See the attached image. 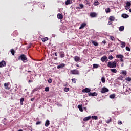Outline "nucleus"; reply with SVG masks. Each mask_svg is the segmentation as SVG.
<instances>
[{"instance_id": "1", "label": "nucleus", "mask_w": 131, "mask_h": 131, "mask_svg": "<svg viewBox=\"0 0 131 131\" xmlns=\"http://www.w3.org/2000/svg\"><path fill=\"white\" fill-rule=\"evenodd\" d=\"M18 60H21L23 63H26V61H27V57L24 54H21L18 58Z\"/></svg>"}, {"instance_id": "2", "label": "nucleus", "mask_w": 131, "mask_h": 131, "mask_svg": "<svg viewBox=\"0 0 131 131\" xmlns=\"http://www.w3.org/2000/svg\"><path fill=\"white\" fill-rule=\"evenodd\" d=\"M116 62L115 61H114L113 62L110 61L107 63V67H109V68H115L116 67Z\"/></svg>"}, {"instance_id": "3", "label": "nucleus", "mask_w": 131, "mask_h": 131, "mask_svg": "<svg viewBox=\"0 0 131 131\" xmlns=\"http://www.w3.org/2000/svg\"><path fill=\"white\" fill-rule=\"evenodd\" d=\"M70 74L74 75H79V71L76 69L71 70L70 71Z\"/></svg>"}, {"instance_id": "4", "label": "nucleus", "mask_w": 131, "mask_h": 131, "mask_svg": "<svg viewBox=\"0 0 131 131\" xmlns=\"http://www.w3.org/2000/svg\"><path fill=\"white\" fill-rule=\"evenodd\" d=\"M108 92H109V89L106 87L102 88L101 91V94H105V93H108Z\"/></svg>"}, {"instance_id": "5", "label": "nucleus", "mask_w": 131, "mask_h": 131, "mask_svg": "<svg viewBox=\"0 0 131 131\" xmlns=\"http://www.w3.org/2000/svg\"><path fill=\"white\" fill-rule=\"evenodd\" d=\"M88 96L89 97H91V96L92 97H96V96H98V93H97L96 92H94V93L89 92L88 93Z\"/></svg>"}, {"instance_id": "6", "label": "nucleus", "mask_w": 131, "mask_h": 131, "mask_svg": "<svg viewBox=\"0 0 131 131\" xmlns=\"http://www.w3.org/2000/svg\"><path fill=\"white\" fill-rule=\"evenodd\" d=\"M7 65V63L6 62V61L3 60L0 62V68H1L2 67H6Z\"/></svg>"}, {"instance_id": "7", "label": "nucleus", "mask_w": 131, "mask_h": 131, "mask_svg": "<svg viewBox=\"0 0 131 131\" xmlns=\"http://www.w3.org/2000/svg\"><path fill=\"white\" fill-rule=\"evenodd\" d=\"M100 60L101 62H105V61H108V57L105 55L101 57Z\"/></svg>"}, {"instance_id": "8", "label": "nucleus", "mask_w": 131, "mask_h": 131, "mask_svg": "<svg viewBox=\"0 0 131 131\" xmlns=\"http://www.w3.org/2000/svg\"><path fill=\"white\" fill-rule=\"evenodd\" d=\"M82 93H90L91 89L90 88H85L84 89L82 90Z\"/></svg>"}, {"instance_id": "9", "label": "nucleus", "mask_w": 131, "mask_h": 131, "mask_svg": "<svg viewBox=\"0 0 131 131\" xmlns=\"http://www.w3.org/2000/svg\"><path fill=\"white\" fill-rule=\"evenodd\" d=\"M9 84H10V83H4V88L6 90H10V87H9Z\"/></svg>"}, {"instance_id": "10", "label": "nucleus", "mask_w": 131, "mask_h": 131, "mask_svg": "<svg viewBox=\"0 0 131 131\" xmlns=\"http://www.w3.org/2000/svg\"><path fill=\"white\" fill-rule=\"evenodd\" d=\"M86 26V23H83V24L80 25V27H79V29H83L84 27Z\"/></svg>"}, {"instance_id": "11", "label": "nucleus", "mask_w": 131, "mask_h": 131, "mask_svg": "<svg viewBox=\"0 0 131 131\" xmlns=\"http://www.w3.org/2000/svg\"><path fill=\"white\" fill-rule=\"evenodd\" d=\"M90 16L92 18H95V17H97V13H96L95 12H91L90 13Z\"/></svg>"}, {"instance_id": "12", "label": "nucleus", "mask_w": 131, "mask_h": 131, "mask_svg": "<svg viewBox=\"0 0 131 131\" xmlns=\"http://www.w3.org/2000/svg\"><path fill=\"white\" fill-rule=\"evenodd\" d=\"M66 65L64 63H61L60 64H59V66H58L57 67V69H60L61 68H63V67H65Z\"/></svg>"}, {"instance_id": "13", "label": "nucleus", "mask_w": 131, "mask_h": 131, "mask_svg": "<svg viewBox=\"0 0 131 131\" xmlns=\"http://www.w3.org/2000/svg\"><path fill=\"white\" fill-rule=\"evenodd\" d=\"M74 59L75 62H79V60H80V57L77 56H75Z\"/></svg>"}, {"instance_id": "14", "label": "nucleus", "mask_w": 131, "mask_h": 131, "mask_svg": "<svg viewBox=\"0 0 131 131\" xmlns=\"http://www.w3.org/2000/svg\"><path fill=\"white\" fill-rule=\"evenodd\" d=\"M72 4V0H67L66 1V5L68 6V5H71Z\"/></svg>"}, {"instance_id": "15", "label": "nucleus", "mask_w": 131, "mask_h": 131, "mask_svg": "<svg viewBox=\"0 0 131 131\" xmlns=\"http://www.w3.org/2000/svg\"><path fill=\"white\" fill-rule=\"evenodd\" d=\"M57 18L58 19H59V20H62L63 19V15L60 13H58L57 14Z\"/></svg>"}, {"instance_id": "16", "label": "nucleus", "mask_w": 131, "mask_h": 131, "mask_svg": "<svg viewBox=\"0 0 131 131\" xmlns=\"http://www.w3.org/2000/svg\"><path fill=\"white\" fill-rule=\"evenodd\" d=\"M49 125H50V121L49 120H47L45 122V126L48 127H49Z\"/></svg>"}, {"instance_id": "17", "label": "nucleus", "mask_w": 131, "mask_h": 131, "mask_svg": "<svg viewBox=\"0 0 131 131\" xmlns=\"http://www.w3.org/2000/svg\"><path fill=\"white\" fill-rule=\"evenodd\" d=\"M121 16L122 18H124V19H126V18H128V17H129V16L126 14H123Z\"/></svg>"}, {"instance_id": "18", "label": "nucleus", "mask_w": 131, "mask_h": 131, "mask_svg": "<svg viewBox=\"0 0 131 131\" xmlns=\"http://www.w3.org/2000/svg\"><path fill=\"white\" fill-rule=\"evenodd\" d=\"M120 42L121 43V48H125L126 43L124 42L120 41Z\"/></svg>"}, {"instance_id": "19", "label": "nucleus", "mask_w": 131, "mask_h": 131, "mask_svg": "<svg viewBox=\"0 0 131 131\" xmlns=\"http://www.w3.org/2000/svg\"><path fill=\"white\" fill-rule=\"evenodd\" d=\"M60 57H61V58H64V57H65V53H64V52L63 51L60 52Z\"/></svg>"}, {"instance_id": "20", "label": "nucleus", "mask_w": 131, "mask_h": 131, "mask_svg": "<svg viewBox=\"0 0 131 131\" xmlns=\"http://www.w3.org/2000/svg\"><path fill=\"white\" fill-rule=\"evenodd\" d=\"M123 55L121 54L116 55V58H118V59H123Z\"/></svg>"}, {"instance_id": "21", "label": "nucleus", "mask_w": 131, "mask_h": 131, "mask_svg": "<svg viewBox=\"0 0 131 131\" xmlns=\"http://www.w3.org/2000/svg\"><path fill=\"white\" fill-rule=\"evenodd\" d=\"M78 109H79L81 112H82V111H83V109H82V104L78 105Z\"/></svg>"}, {"instance_id": "22", "label": "nucleus", "mask_w": 131, "mask_h": 131, "mask_svg": "<svg viewBox=\"0 0 131 131\" xmlns=\"http://www.w3.org/2000/svg\"><path fill=\"white\" fill-rule=\"evenodd\" d=\"M90 119H91V116H89L88 117H85L83 119V121H88V120H90Z\"/></svg>"}, {"instance_id": "23", "label": "nucleus", "mask_w": 131, "mask_h": 131, "mask_svg": "<svg viewBox=\"0 0 131 131\" xmlns=\"http://www.w3.org/2000/svg\"><path fill=\"white\" fill-rule=\"evenodd\" d=\"M121 74H123L124 75V76H126V74H127V72L125 70H123L121 72Z\"/></svg>"}, {"instance_id": "24", "label": "nucleus", "mask_w": 131, "mask_h": 131, "mask_svg": "<svg viewBox=\"0 0 131 131\" xmlns=\"http://www.w3.org/2000/svg\"><path fill=\"white\" fill-rule=\"evenodd\" d=\"M41 40L43 41V42H46V41H47V40H49V38L47 37L45 38H42L41 39Z\"/></svg>"}, {"instance_id": "25", "label": "nucleus", "mask_w": 131, "mask_h": 131, "mask_svg": "<svg viewBox=\"0 0 131 131\" xmlns=\"http://www.w3.org/2000/svg\"><path fill=\"white\" fill-rule=\"evenodd\" d=\"M119 31H123L124 30V26H122L119 28Z\"/></svg>"}, {"instance_id": "26", "label": "nucleus", "mask_w": 131, "mask_h": 131, "mask_svg": "<svg viewBox=\"0 0 131 131\" xmlns=\"http://www.w3.org/2000/svg\"><path fill=\"white\" fill-rule=\"evenodd\" d=\"M84 6L82 4H79V7H77L76 9H83Z\"/></svg>"}, {"instance_id": "27", "label": "nucleus", "mask_w": 131, "mask_h": 131, "mask_svg": "<svg viewBox=\"0 0 131 131\" xmlns=\"http://www.w3.org/2000/svg\"><path fill=\"white\" fill-rule=\"evenodd\" d=\"M110 21H114L115 20V17L114 16H111L109 17Z\"/></svg>"}, {"instance_id": "28", "label": "nucleus", "mask_w": 131, "mask_h": 131, "mask_svg": "<svg viewBox=\"0 0 131 131\" xmlns=\"http://www.w3.org/2000/svg\"><path fill=\"white\" fill-rule=\"evenodd\" d=\"M110 40H111L112 41H115V38L113 36H110Z\"/></svg>"}, {"instance_id": "29", "label": "nucleus", "mask_w": 131, "mask_h": 131, "mask_svg": "<svg viewBox=\"0 0 131 131\" xmlns=\"http://www.w3.org/2000/svg\"><path fill=\"white\" fill-rule=\"evenodd\" d=\"M101 80L103 83H105L106 82V79L104 77H102Z\"/></svg>"}, {"instance_id": "30", "label": "nucleus", "mask_w": 131, "mask_h": 131, "mask_svg": "<svg viewBox=\"0 0 131 131\" xmlns=\"http://www.w3.org/2000/svg\"><path fill=\"white\" fill-rule=\"evenodd\" d=\"M111 71L113 73H116L117 72L116 69H111Z\"/></svg>"}, {"instance_id": "31", "label": "nucleus", "mask_w": 131, "mask_h": 131, "mask_svg": "<svg viewBox=\"0 0 131 131\" xmlns=\"http://www.w3.org/2000/svg\"><path fill=\"white\" fill-rule=\"evenodd\" d=\"M92 43H93V45H94V46H99V43H98V42L95 41H92Z\"/></svg>"}, {"instance_id": "32", "label": "nucleus", "mask_w": 131, "mask_h": 131, "mask_svg": "<svg viewBox=\"0 0 131 131\" xmlns=\"http://www.w3.org/2000/svg\"><path fill=\"white\" fill-rule=\"evenodd\" d=\"M110 99H114V98H115V94H111L110 95Z\"/></svg>"}, {"instance_id": "33", "label": "nucleus", "mask_w": 131, "mask_h": 131, "mask_svg": "<svg viewBox=\"0 0 131 131\" xmlns=\"http://www.w3.org/2000/svg\"><path fill=\"white\" fill-rule=\"evenodd\" d=\"M99 64H93V68L95 69V68H99Z\"/></svg>"}, {"instance_id": "34", "label": "nucleus", "mask_w": 131, "mask_h": 131, "mask_svg": "<svg viewBox=\"0 0 131 131\" xmlns=\"http://www.w3.org/2000/svg\"><path fill=\"white\" fill-rule=\"evenodd\" d=\"M23 102H24V98H20V105H23Z\"/></svg>"}, {"instance_id": "35", "label": "nucleus", "mask_w": 131, "mask_h": 131, "mask_svg": "<svg viewBox=\"0 0 131 131\" xmlns=\"http://www.w3.org/2000/svg\"><path fill=\"white\" fill-rule=\"evenodd\" d=\"M126 7H130V6H131V3H130V2H126Z\"/></svg>"}, {"instance_id": "36", "label": "nucleus", "mask_w": 131, "mask_h": 131, "mask_svg": "<svg viewBox=\"0 0 131 131\" xmlns=\"http://www.w3.org/2000/svg\"><path fill=\"white\" fill-rule=\"evenodd\" d=\"M94 6H98V5H100V3H99V2H98V1H95L94 2Z\"/></svg>"}, {"instance_id": "37", "label": "nucleus", "mask_w": 131, "mask_h": 131, "mask_svg": "<svg viewBox=\"0 0 131 131\" xmlns=\"http://www.w3.org/2000/svg\"><path fill=\"white\" fill-rule=\"evenodd\" d=\"M125 80H126L127 81H131V78L130 77H127L126 78H125Z\"/></svg>"}, {"instance_id": "38", "label": "nucleus", "mask_w": 131, "mask_h": 131, "mask_svg": "<svg viewBox=\"0 0 131 131\" xmlns=\"http://www.w3.org/2000/svg\"><path fill=\"white\" fill-rule=\"evenodd\" d=\"M92 119H95V120H97V119H98V116H92Z\"/></svg>"}, {"instance_id": "39", "label": "nucleus", "mask_w": 131, "mask_h": 131, "mask_svg": "<svg viewBox=\"0 0 131 131\" xmlns=\"http://www.w3.org/2000/svg\"><path fill=\"white\" fill-rule=\"evenodd\" d=\"M105 12L106 13H110V8H106Z\"/></svg>"}, {"instance_id": "40", "label": "nucleus", "mask_w": 131, "mask_h": 131, "mask_svg": "<svg viewBox=\"0 0 131 131\" xmlns=\"http://www.w3.org/2000/svg\"><path fill=\"white\" fill-rule=\"evenodd\" d=\"M11 53L13 56L15 55V50L14 49H11Z\"/></svg>"}, {"instance_id": "41", "label": "nucleus", "mask_w": 131, "mask_h": 131, "mask_svg": "<svg viewBox=\"0 0 131 131\" xmlns=\"http://www.w3.org/2000/svg\"><path fill=\"white\" fill-rule=\"evenodd\" d=\"M45 92H49L50 91V88L46 87L45 89Z\"/></svg>"}, {"instance_id": "42", "label": "nucleus", "mask_w": 131, "mask_h": 131, "mask_svg": "<svg viewBox=\"0 0 131 131\" xmlns=\"http://www.w3.org/2000/svg\"><path fill=\"white\" fill-rule=\"evenodd\" d=\"M38 91V88H35L32 90V93H35V92H37Z\"/></svg>"}, {"instance_id": "43", "label": "nucleus", "mask_w": 131, "mask_h": 131, "mask_svg": "<svg viewBox=\"0 0 131 131\" xmlns=\"http://www.w3.org/2000/svg\"><path fill=\"white\" fill-rule=\"evenodd\" d=\"M72 82H73L74 83H75L76 82V79L75 78H73L72 79Z\"/></svg>"}, {"instance_id": "44", "label": "nucleus", "mask_w": 131, "mask_h": 131, "mask_svg": "<svg viewBox=\"0 0 131 131\" xmlns=\"http://www.w3.org/2000/svg\"><path fill=\"white\" fill-rule=\"evenodd\" d=\"M68 91H69V88H65L64 89V92H68Z\"/></svg>"}, {"instance_id": "45", "label": "nucleus", "mask_w": 131, "mask_h": 131, "mask_svg": "<svg viewBox=\"0 0 131 131\" xmlns=\"http://www.w3.org/2000/svg\"><path fill=\"white\" fill-rule=\"evenodd\" d=\"M41 124V121H37L36 123V125H38L39 124Z\"/></svg>"}, {"instance_id": "46", "label": "nucleus", "mask_w": 131, "mask_h": 131, "mask_svg": "<svg viewBox=\"0 0 131 131\" xmlns=\"http://www.w3.org/2000/svg\"><path fill=\"white\" fill-rule=\"evenodd\" d=\"M113 56H112V55H110L108 57V59L109 60H112L113 59Z\"/></svg>"}, {"instance_id": "47", "label": "nucleus", "mask_w": 131, "mask_h": 131, "mask_svg": "<svg viewBox=\"0 0 131 131\" xmlns=\"http://www.w3.org/2000/svg\"><path fill=\"white\" fill-rule=\"evenodd\" d=\"M126 51H128V52H129L130 51V48H129V47H126Z\"/></svg>"}, {"instance_id": "48", "label": "nucleus", "mask_w": 131, "mask_h": 131, "mask_svg": "<svg viewBox=\"0 0 131 131\" xmlns=\"http://www.w3.org/2000/svg\"><path fill=\"white\" fill-rule=\"evenodd\" d=\"M130 6H128L126 7V6H125V10H128V9H130Z\"/></svg>"}, {"instance_id": "49", "label": "nucleus", "mask_w": 131, "mask_h": 131, "mask_svg": "<svg viewBox=\"0 0 131 131\" xmlns=\"http://www.w3.org/2000/svg\"><path fill=\"white\" fill-rule=\"evenodd\" d=\"M111 121H112V120L111 119H110V120H107L106 121V123H110V122H111Z\"/></svg>"}, {"instance_id": "50", "label": "nucleus", "mask_w": 131, "mask_h": 131, "mask_svg": "<svg viewBox=\"0 0 131 131\" xmlns=\"http://www.w3.org/2000/svg\"><path fill=\"white\" fill-rule=\"evenodd\" d=\"M52 79L50 78L49 80H48V82L49 83H52Z\"/></svg>"}, {"instance_id": "51", "label": "nucleus", "mask_w": 131, "mask_h": 131, "mask_svg": "<svg viewBox=\"0 0 131 131\" xmlns=\"http://www.w3.org/2000/svg\"><path fill=\"white\" fill-rule=\"evenodd\" d=\"M118 123V124H120H120H122V121H119Z\"/></svg>"}, {"instance_id": "52", "label": "nucleus", "mask_w": 131, "mask_h": 131, "mask_svg": "<svg viewBox=\"0 0 131 131\" xmlns=\"http://www.w3.org/2000/svg\"><path fill=\"white\" fill-rule=\"evenodd\" d=\"M34 100H35V98H32L31 99V101L32 102H33V101H34Z\"/></svg>"}, {"instance_id": "53", "label": "nucleus", "mask_w": 131, "mask_h": 131, "mask_svg": "<svg viewBox=\"0 0 131 131\" xmlns=\"http://www.w3.org/2000/svg\"><path fill=\"white\" fill-rule=\"evenodd\" d=\"M111 24H112V23H111V21H108V25H111Z\"/></svg>"}, {"instance_id": "54", "label": "nucleus", "mask_w": 131, "mask_h": 131, "mask_svg": "<svg viewBox=\"0 0 131 131\" xmlns=\"http://www.w3.org/2000/svg\"><path fill=\"white\" fill-rule=\"evenodd\" d=\"M54 55H55L56 57L58 56V54H57V52H55V53H54Z\"/></svg>"}, {"instance_id": "55", "label": "nucleus", "mask_w": 131, "mask_h": 131, "mask_svg": "<svg viewBox=\"0 0 131 131\" xmlns=\"http://www.w3.org/2000/svg\"><path fill=\"white\" fill-rule=\"evenodd\" d=\"M28 82H29V83H30V82H32V80H29L28 81Z\"/></svg>"}, {"instance_id": "56", "label": "nucleus", "mask_w": 131, "mask_h": 131, "mask_svg": "<svg viewBox=\"0 0 131 131\" xmlns=\"http://www.w3.org/2000/svg\"><path fill=\"white\" fill-rule=\"evenodd\" d=\"M120 61L121 62H123V58H121Z\"/></svg>"}, {"instance_id": "57", "label": "nucleus", "mask_w": 131, "mask_h": 131, "mask_svg": "<svg viewBox=\"0 0 131 131\" xmlns=\"http://www.w3.org/2000/svg\"><path fill=\"white\" fill-rule=\"evenodd\" d=\"M76 67H79V65L77 63L76 64Z\"/></svg>"}, {"instance_id": "58", "label": "nucleus", "mask_w": 131, "mask_h": 131, "mask_svg": "<svg viewBox=\"0 0 131 131\" xmlns=\"http://www.w3.org/2000/svg\"><path fill=\"white\" fill-rule=\"evenodd\" d=\"M102 43H104L105 45V43H106V41H103Z\"/></svg>"}, {"instance_id": "59", "label": "nucleus", "mask_w": 131, "mask_h": 131, "mask_svg": "<svg viewBox=\"0 0 131 131\" xmlns=\"http://www.w3.org/2000/svg\"><path fill=\"white\" fill-rule=\"evenodd\" d=\"M128 11L130 12V13H131V9H129Z\"/></svg>"}, {"instance_id": "60", "label": "nucleus", "mask_w": 131, "mask_h": 131, "mask_svg": "<svg viewBox=\"0 0 131 131\" xmlns=\"http://www.w3.org/2000/svg\"><path fill=\"white\" fill-rule=\"evenodd\" d=\"M28 72L31 73V72H32V71H28Z\"/></svg>"}, {"instance_id": "61", "label": "nucleus", "mask_w": 131, "mask_h": 131, "mask_svg": "<svg viewBox=\"0 0 131 131\" xmlns=\"http://www.w3.org/2000/svg\"><path fill=\"white\" fill-rule=\"evenodd\" d=\"M18 131H23L22 129L18 130Z\"/></svg>"}, {"instance_id": "62", "label": "nucleus", "mask_w": 131, "mask_h": 131, "mask_svg": "<svg viewBox=\"0 0 131 131\" xmlns=\"http://www.w3.org/2000/svg\"><path fill=\"white\" fill-rule=\"evenodd\" d=\"M121 66H122V67H123V63L121 65Z\"/></svg>"}, {"instance_id": "63", "label": "nucleus", "mask_w": 131, "mask_h": 131, "mask_svg": "<svg viewBox=\"0 0 131 131\" xmlns=\"http://www.w3.org/2000/svg\"><path fill=\"white\" fill-rule=\"evenodd\" d=\"M111 52H113V51L111 50Z\"/></svg>"}, {"instance_id": "64", "label": "nucleus", "mask_w": 131, "mask_h": 131, "mask_svg": "<svg viewBox=\"0 0 131 131\" xmlns=\"http://www.w3.org/2000/svg\"><path fill=\"white\" fill-rule=\"evenodd\" d=\"M118 41L120 42V40H118Z\"/></svg>"}]
</instances>
